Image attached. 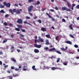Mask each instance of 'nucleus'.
<instances>
[{
    "instance_id": "obj_44",
    "label": "nucleus",
    "mask_w": 79,
    "mask_h": 79,
    "mask_svg": "<svg viewBox=\"0 0 79 79\" xmlns=\"http://www.w3.org/2000/svg\"><path fill=\"white\" fill-rule=\"evenodd\" d=\"M60 58H58L57 60V63H58V62H59L60 61Z\"/></svg>"
},
{
    "instance_id": "obj_52",
    "label": "nucleus",
    "mask_w": 79,
    "mask_h": 79,
    "mask_svg": "<svg viewBox=\"0 0 79 79\" xmlns=\"http://www.w3.org/2000/svg\"><path fill=\"white\" fill-rule=\"evenodd\" d=\"M23 68V69H25V68L27 69V67L25 66H24Z\"/></svg>"
},
{
    "instance_id": "obj_12",
    "label": "nucleus",
    "mask_w": 79,
    "mask_h": 79,
    "mask_svg": "<svg viewBox=\"0 0 79 79\" xmlns=\"http://www.w3.org/2000/svg\"><path fill=\"white\" fill-rule=\"evenodd\" d=\"M67 3V4L68 7H69V8H71V4H70V3H69V2H68Z\"/></svg>"
},
{
    "instance_id": "obj_59",
    "label": "nucleus",
    "mask_w": 79,
    "mask_h": 79,
    "mask_svg": "<svg viewBox=\"0 0 79 79\" xmlns=\"http://www.w3.org/2000/svg\"><path fill=\"white\" fill-rule=\"evenodd\" d=\"M11 38H13V37H14V35H11Z\"/></svg>"
},
{
    "instance_id": "obj_53",
    "label": "nucleus",
    "mask_w": 79,
    "mask_h": 79,
    "mask_svg": "<svg viewBox=\"0 0 79 79\" xmlns=\"http://www.w3.org/2000/svg\"><path fill=\"white\" fill-rule=\"evenodd\" d=\"M62 21L63 22H64V23H65L66 22V20L64 19H62Z\"/></svg>"
},
{
    "instance_id": "obj_20",
    "label": "nucleus",
    "mask_w": 79,
    "mask_h": 79,
    "mask_svg": "<svg viewBox=\"0 0 79 79\" xmlns=\"http://www.w3.org/2000/svg\"><path fill=\"white\" fill-rule=\"evenodd\" d=\"M63 64L65 66H66L67 65V64H68V62H63Z\"/></svg>"
},
{
    "instance_id": "obj_63",
    "label": "nucleus",
    "mask_w": 79,
    "mask_h": 79,
    "mask_svg": "<svg viewBox=\"0 0 79 79\" xmlns=\"http://www.w3.org/2000/svg\"><path fill=\"white\" fill-rule=\"evenodd\" d=\"M17 51L18 52H20V50L19 49H17Z\"/></svg>"
},
{
    "instance_id": "obj_41",
    "label": "nucleus",
    "mask_w": 79,
    "mask_h": 79,
    "mask_svg": "<svg viewBox=\"0 0 79 79\" xmlns=\"http://www.w3.org/2000/svg\"><path fill=\"white\" fill-rule=\"evenodd\" d=\"M44 49L45 50H48V48L47 47H44Z\"/></svg>"
},
{
    "instance_id": "obj_51",
    "label": "nucleus",
    "mask_w": 79,
    "mask_h": 79,
    "mask_svg": "<svg viewBox=\"0 0 79 79\" xmlns=\"http://www.w3.org/2000/svg\"><path fill=\"white\" fill-rule=\"evenodd\" d=\"M76 8L77 9H79V5H77L76 6Z\"/></svg>"
},
{
    "instance_id": "obj_4",
    "label": "nucleus",
    "mask_w": 79,
    "mask_h": 79,
    "mask_svg": "<svg viewBox=\"0 0 79 79\" xmlns=\"http://www.w3.org/2000/svg\"><path fill=\"white\" fill-rule=\"evenodd\" d=\"M17 23L19 24H23V20L21 19H18Z\"/></svg>"
},
{
    "instance_id": "obj_17",
    "label": "nucleus",
    "mask_w": 79,
    "mask_h": 79,
    "mask_svg": "<svg viewBox=\"0 0 79 79\" xmlns=\"http://www.w3.org/2000/svg\"><path fill=\"white\" fill-rule=\"evenodd\" d=\"M46 43L45 44L46 45H49V42H48V40H46L45 41Z\"/></svg>"
},
{
    "instance_id": "obj_37",
    "label": "nucleus",
    "mask_w": 79,
    "mask_h": 79,
    "mask_svg": "<svg viewBox=\"0 0 79 79\" xmlns=\"http://www.w3.org/2000/svg\"><path fill=\"white\" fill-rule=\"evenodd\" d=\"M51 69H52V70H55V69H56V68H55V67H53L51 68Z\"/></svg>"
},
{
    "instance_id": "obj_33",
    "label": "nucleus",
    "mask_w": 79,
    "mask_h": 79,
    "mask_svg": "<svg viewBox=\"0 0 79 79\" xmlns=\"http://www.w3.org/2000/svg\"><path fill=\"white\" fill-rule=\"evenodd\" d=\"M3 24L5 26H8V25L7 24V23L5 22H4V23H3Z\"/></svg>"
},
{
    "instance_id": "obj_9",
    "label": "nucleus",
    "mask_w": 79,
    "mask_h": 79,
    "mask_svg": "<svg viewBox=\"0 0 79 79\" xmlns=\"http://www.w3.org/2000/svg\"><path fill=\"white\" fill-rule=\"evenodd\" d=\"M16 13L17 14H20L21 13V11H20V10L17 9L16 10Z\"/></svg>"
},
{
    "instance_id": "obj_64",
    "label": "nucleus",
    "mask_w": 79,
    "mask_h": 79,
    "mask_svg": "<svg viewBox=\"0 0 79 79\" xmlns=\"http://www.w3.org/2000/svg\"><path fill=\"white\" fill-rule=\"evenodd\" d=\"M0 55H3V52H0Z\"/></svg>"
},
{
    "instance_id": "obj_56",
    "label": "nucleus",
    "mask_w": 79,
    "mask_h": 79,
    "mask_svg": "<svg viewBox=\"0 0 79 79\" xmlns=\"http://www.w3.org/2000/svg\"><path fill=\"white\" fill-rule=\"evenodd\" d=\"M76 6V4H73L72 5V7H74V6Z\"/></svg>"
},
{
    "instance_id": "obj_3",
    "label": "nucleus",
    "mask_w": 79,
    "mask_h": 79,
    "mask_svg": "<svg viewBox=\"0 0 79 79\" xmlns=\"http://www.w3.org/2000/svg\"><path fill=\"white\" fill-rule=\"evenodd\" d=\"M3 5L5 6H7V7H8V8L10 7V6L11 5L10 4V3H6V2H4Z\"/></svg>"
},
{
    "instance_id": "obj_7",
    "label": "nucleus",
    "mask_w": 79,
    "mask_h": 79,
    "mask_svg": "<svg viewBox=\"0 0 79 79\" xmlns=\"http://www.w3.org/2000/svg\"><path fill=\"white\" fill-rule=\"evenodd\" d=\"M56 49L55 48H51L49 49V52H52V51H53L54 50H55Z\"/></svg>"
},
{
    "instance_id": "obj_1",
    "label": "nucleus",
    "mask_w": 79,
    "mask_h": 79,
    "mask_svg": "<svg viewBox=\"0 0 79 79\" xmlns=\"http://www.w3.org/2000/svg\"><path fill=\"white\" fill-rule=\"evenodd\" d=\"M33 6H30L28 7V10L29 13L30 14L31 16H32V14L31 13V12H32V10L33 9Z\"/></svg>"
},
{
    "instance_id": "obj_16",
    "label": "nucleus",
    "mask_w": 79,
    "mask_h": 79,
    "mask_svg": "<svg viewBox=\"0 0 79 79\" xmlns=\"http://www.w3.org/2000/svg\"><path fill=\"white\" fill-rule=\"evenodd\" d=\"M11 60L14 62H15L16 61V59L15 58H11Z\"/></svg>"
},
{
    "instance_id": "obj_2",
    "label": "nucleus",
    "mask_w": 79,
    "mask_h": 79,
    "mask_svg": "<svg viewBox=\"0 0 79 79\" xmlns=\"http://www.w3.org/2000/svg\"><path fill=\"white\" fill-rule=\"evenodd\" d=\"M9 11L10 12L12 15H13L14 14V13H13V12H14V13H16V9H13L12 10H11V9H10Z\"/></svg>"
},
{
    "instance_id": "obj_48",
    "label": "nucleus",
    "mask_w": 79,
    "mask_h": 79,
    "mask_svg": "<svg viewBox=\"0 0 79 79\" xmlns=\"http://www.w3.org/2000/svg\"><path fill=\"white\" fill-rule=\"evenodd\" d=\"M74 47H75V48H78V45H74Z\"/></svg>"
},
{
    "instance_id": "obj_24",
    "label": "nucleus",
    "mask_w": 79,
    "mask_h": 79,
    "mask_svg": "<svg viewBox=\"0 0 79 79\" xmlns=\"http://www.w3.org/2000/svg\"><path fill=\"white\" fill-rule=\"evenodd\" d=\"M15 30L16 31H20V29H19V28H15Z\"/></svg>"
},
{
    "instance_id": "obj_49",
    "label": "nucleus",
    "mask_w": 79,
    "mask_h": 79,
    "mask_svg": "<svg viewBox=\"0 0 79 79\" xmlns=\"http://www.w3.org/2000/svg\"><path fill=\"white\" fill-rule=\"evenodd\" d=\"M14 48H15V47H14V46H12L10 48V49L11 50H13V49H14Z\"/></svg>"
},
{
    "instance_id": "obj_18",
    "label": "nucleus",
    "mask_w": 79,
    "mask_h": 79,
    "mask_svg": "<svg viewBox=\"0 0 79 79\" xmlns=\"http://www.w3.org/2000/svg\"><path fill=\"white\" fill-rule=\"evenodd\" d=\"M17 26L18 28H21L22 27H23V26L21 25H17Z\"/></svg>"
},
{
    "instance_id": "obj_14",
    "label": "nucleus",
    "mask_w": 79,
    "mask_h": 79,
    "mask_svg": "<svg viewBox=\"0 0 79 79\" xmlns=\"http://www.w3.org/2000/svg\"><path fill=\"white\" fill-rule=\"evenodd\" d=\"M24 37V35L22 34H20V39H22V38L21 37Z\"/></svg>"
},
{
    "instance_id": "obj_25",
    "label": "nucleus",
    "mask_w": 79,
    "mask_h": 79,
    "mask_svg": "<svg viewBox=\"0 0 79 79\" xmlns=\"http://www.w3.org/2000/svg\"><path fill=\"white\" fill-rule=\"evenodd\" d=\"M5 13V12L3 10H1V11H0V13Z\"/></svg>"
},
{
    "instance_id": "obj_34",
    "label": "nucleus",
    "mask_w": 79,
    "mask_h": 79,
    "mask_svg": "<svg viewBox=\"0 0 79 79\" xmlns=\"http://www.w3.org/2000/svg\"><path fill=\"white\" fill-rule=\"evenodd\" d=\"M46 15H48V17H49V18H51V16L48 13H46Z\"/></svg>"
},
{
    "instance_id": "obj_15",
    "label": "nucleus",
    "mask_w": 79,
    "mask_h": 79,
    "mask_svg": "<svg viewBox=\"0 0 79 79\" xmlns=\"http://www.w3.org/2000/svg\"><path fill=\"white\" fill-rule=\"evenodd\" d=\"M7 41H8V39H5V40H3L2 43L3 44H5V42H7Z\"/></svg>"
},
{
    "instance_id": "obj_36",
    "label": "nucleus",
    "mask_w": 79,
    "mask_h": 79,
    "mask_svg": "<svg viewBox=\"0 0 79 79\" xmlns=\"http://www.w3.org/2000/svg\"><path fill=\"white\" fill-rule=\"evenodd\" d=\"M40 2L39 1H37V2L36 3V4L37 5H39V4H40Z\"/></svg>"
},
{
    "instance_id": "obj_46",
    "label": "nucleus",
    "mask_w": 79,
    "mask_h": 79,
    "mask_svg": "<svg viewBox=\"0 0 79 79\" xmlns=\"http://www.w3.org/2000/svg\"><path fill=\"white\" fill-rule=\"evenodd\" d=\"M38 22L39 23H42V21H41V20L40 19L38 20Z\"/></svg>"
},
{
    "instance_id": "obj_54",
    "label": "nucleus",
    "mask_w": 79,
    "mask_h": 79,
    "mask_svg": "<svg viewBox=\"0 0 79 79\" xmlns=\"http://www.w3.org/2000/svg\"><path fill=\"white\" fill-rule=\"evenodd\" d=\"M11 69H15V67L14 66L11 67Z\"/></svg>"
},
{
    "instance_id": "obj_13",
    "label": "nucleus",
    "mask_w": 79,
    "mask_h": 79,
    "mask_svg": "<svg viewBox=\"0 0 79 79\" xmlns=\"http://www.w3.org/2000/svg\"><path fill=\"white\" fill-rule=\"evenodd\" d=\"M66 43L67 44H70V45H72V42L69 41H67Z\"/></svg>"
},
{
    "instance_id": "obj_27",
    "label": "nucleus",
    "mask_w": 79,
    "mask_h": 79,
    "mask_svg": "<svg viewBox=\"0 0 79 79\" xmlns=\"http://www.w3.org/2000/svg\"><path fill=\"white\" fill-rule=\"evenodd\" d=\"M67 9V8L66 7H62V10H66V9Z\"/></svg>"
},
{
    "instance_id": "obj_35",
    "label": "nucleus",
    "mask_w": 79,
    "mask_h": 79,
    "mask_svg": "<svg viewBox=\"0 0 79 79\" xmlns=\"http://www.w3.org/2000/svg\"><path fill=\"white\" fill-rule=\"evenodd\" d=\"M35 43H36L37 42H38V40H37V39H35Z\"/></svg>"
},
{
    "instance_id": "obj_60",
    "label": "nucleus",
    "mask_w": 79,
    "mask_h": 79,
    "mask_svg": "<svg viewBox=\"0 0 79 79\" xmlns=\"http://www.w3.org/2000/svg\"><path fill=\"white\" fill-rule=\"evenodd\" d=\"M27 69H23V71H26V70H27Z\"/></svg>"
},
{
    "instance_id": "obj_22",
    "label": "nucleus",
    "mask_w": 79,
    "mask_h": 79,
    "mask_svg": "<svg viewBox=\"0 0 79 79\" xmlns=\"http://www.w3.org/2000/svg\"><path fill=\"white\" fill-rule=\"evenodd\" d=\"M5 7V6L2 5L0 4V8H3Z\"/></svg>"
},
{
    "instance_id": "obj_42",
    "label": "nucleus",
    "mask_w": 79,
    "mask_h": 79,
    "mask_svg": "<svg viewBox=\"0 0 79 79\" xmlns=\"http://www.w3.org/2000/svg\"><path fill=\"white\" fill-rule=\"evenodd\" d=\"M8 16H9V15H8V14L6 15H5V18H8Z\"/></svg>"
},
{
    "instance_id": "obj_10",
    "label": "nucleus",
    "mask_w": 79,
    "mask_h": 79,
    "mask_svg": "<svg viewBox=\"0 0 79 79\" xmlns=\"http://www.w3.org/2000/svg\"><path fill=\"white\" fill-rule=\"evenodd\" d=\"M35 53H39V50L38 49H35L34 50Z\"/></svg>"
},
{
    "instance_id": "obj_40",
    "label": "nucleus",
    "mask_w": 79,
    "mask_h": 79,
    "mask_svg": "<svg viewBox=\"0 0 79 79\" xmlns=\"http://www.w3.org/2000/svg\"><path fill=\"white\" fill-rule=\"evenodd\" d=\"M50 18H52V21H55V19H53V17H52V16H51V17Z\"/></svg>"
},
{
    "instance_id": "obj_45",
    "label": "nucleus",
    "mask_w": 79,
    "mask_h": 79,
    "mask_svg": "<svg viewBox=\"0 0 79 79\" xmlns=\"http://www.w3.org/2000/svg\"><path fill=\"white\" fill-rule=\"evenodd\" d=\"M15 71H19V69L16 68L15 69Z\"/></svg>"
},
{
    "instance_id": "obj_6",
    "label": "nucleus",
    "mask_w": 79,
    "mask_h": 79,
    "mask_svg": "<svg viewBox=\"0 0 79 79\" xmlns=\"http://www.w3.org/2000/svg\"><path fill=\"white\" fill-rule=\"evenodd\" d=\"M61 36H62L61 35H59L56 36L55 37L56 40H58V39L59 38V37H61Z\"/></svg>"
},
{
    "instance_id": "obj_8",
    "label": "nucleus",
    "mask_w": 79,
    "mask_h": 79,
    "mask_svg": "<svg viewBox=\"0 0 79 79\" xmlns=\"http://www.w3.org/2000/svg\"><path fill=\"white\" fill-rule=\"evenodd\" d=\"M41 30L42 31L44 32L46 30V28L44 27H41Z\"/></svg>"
},
{
    "instance_id": "obj_30",
    "label": "nucleus",
    "mask_w": 79,
    "mask_h": 79,
    "mask_svg": "<svg viewBox=\"0 0 79 79\" xmlns=\"http://www.w3.org/2000/svg\"><path fill=\"white\" fill-rule=\"evenodd\" d=\"M28 2L29 3H31V2H34V0H28Z\"/></svg>"
},
{
    "instance_id": "obj_21",
    "label": "nucleus",
    "mask_w": 79,
    "mask_h": 79,
    "mask_svg": "<svg viewBox=\"0 0 79 79\" xmlns=\"http://www.w3.org/2000/svg\"><path fill=\"white\" fill-rule=\"evenodd\" d=\"M35 65H33L32 67V69L33 70H36L37 69L36 68H35Z\"/></svg>"
},
{
    "instance_id": "obj_43",
    "label": "nucleus",
    "mask_w": 79,
    "mask_h": 79,
    "mask_svg": "<svg viewBox=\"0 0 79 79\" xmlns=\"http://www.w3.org/2000/svg\"><path fill=\"white\" fill-rule=\"evenodd\" d=\"M21 30L22 32H26V30H25V29H22Z\"/></svg>"
},
{
    "instance_id": "obj_55",
    "label": "nucleus",
    "mask_w": 79,
    "mask_h": 79,
    "mask_svg": "<svg viewBox=\"0 0 79 79\" xmlns=\"http://www.w3.org/2000/svg\"><path fill=\"white\" fill-rule=\"evenodd\" d=\"M55 9L56 10H58V8L57 7H55Z\"/></svg>"
},
{
    "instance_id": "obj_11",
    "label": "nucleus",
    "mask_w": 79,
    "mask_h": 79,
    "mask_svg": "<svg viewBox=\"0 0 79 79\" xmlns=\"http://www.w3.org/2000/svg\"><path fill=\"white\" fill-rule=\"evenodd\" d=\"M19 75L18 74H13V77H17V76H18Z\"/></svg>"
},
{
    "instance_id": "obj_19",
    "label": "nucleus",
    "mask_w": 79,
    "mask_h": 79,
    "mask_svg": "<svg viewBox=\"0 0 79 79\" xmlns=\"http://www.w3.org/2000/svg\"><path fill=\"white\" fill-rule=\"evenodd\" d=\"M54 52H56V53H58L59 54H61V53L60 52V51H59L55 50Z\"/></svg>"
},
{
    "instance_id": "obj_38",
    "label": "nucleus",
    "mask_w": 79,
    "mask_h": 79,
    "mask_svg": "<svg viewBox=\"0 0 79 79\" xmlns=\"http://www.w3.org/2000/svg\"><path fill=\"white\" fill-rule=\"evenodd\" d=\"M38 46V45H37V44H34V46L35 47H36V48H37Z\"/></svg>"
},
{
    "instance_id": "obj_28",
    "label": "nucleus",
    "mask_w": 79,
    "mask_h": 79,
    "mask_svg": "<svg viewBox=\"0 0 79 79\" xmlns=\"http://www.w3.org/2000/svg\"><path fill=\"white\" fill-rule=\"evenodd\" d=\"M73 25V24H72V25H70L69 26V27L70 28V29H73V27H72V25Z\"/></svg>"
},
{
    "instance_id": "obj_62",
    "label": "nucleus",
    "mask_w": 79,
    "mask_h": 79,
    "mask_svg": "<svg viewBox=\"0 0 79 79\" xmlns=\"http://www.w3.org/2000/svg\"><path fill=\"white\" fill-rule=\"evenodd\" d=\"M15 6H18V5L17 4H15Z\"/></svg>"
},
{
    "instance_id": "obj_5",
    "label": "nucleus",
    "mask_w": 79,
    "mask_h": 79,
    "mask_svg": "<svg viewBox=\"0 0 79 79\" xmlns=\"http://www.w3.org/2000/svg\"><path fill=\"white\" fill-rule=\"evenodd\" d=\"M44 42V40L42 38H41V37H39V39L38 40V42Z\"/></svg>"
},
{
    "instance_id": "obj_58",
    "label": "nucleus",
    "mask_w": 79,
    "mask_h": 79,
    "mask_svg": "<svg viewBox=\"0 0 79 79\" xmlns=\"http://www.w3.org/2000/svg\"><path fill=\"white\" fill-rule=\"evenodd\" d=\"M50 11H52V12H54V10L53 9L50 10Z\"/></svg>"
},
{
    "instance_id": "obj_57",
    "label": "nucleus",
    "mask_w": 79,
    "mask_h": 79,
    "mask_svg": "<svg viewBox=\"0 0 79 79\" xmlns=\"http://www.w3.org/2000/svg\"><path fill=\"white\" fill-rule=\"evenodd\" d=\"M8 65H6L4 66V68H8Z\"/></svg>"
},
{
    "instance_id": "obj_50",
    "label": "nucleus",
    "mask_w": 79,
    "mask_h": 79,
    "mask_svg": "<svg viewBox=\"0 0 79 79\" xmlns=\"http://www.w3.org/2000/svg\"><path fill=\"white\" fill-rule=\"evenodd\" d=\"M31 18H30V17L27 16L26 17V19H30Z\"/></svg>"
},
{
    "instance_id": "obj_47",
    "label": "nucleus",
    "mask_w": 79,
    "mask_h": 79,
    "mask_svg": "<svg viewBox=\"0 0 79 79\" xmlns=\"http://www.w3.org/2000/svg\"><path fill=\"white\" fill-rule=\"evenodd\" d=\"M69 35L70 37H72V38H74V36H73V35L71 34H70Z\"/></svg>"
},
{
    "instance_id": "obj_23",
    "label": "nucleus",
    "mask_w": 79,
    "mask_h": 79,
    "mask_svg": "<svg viewBox=\"0 0 79 79\" xmlns=\"http://www.w3.org/2000/svg\"><path fill=\"white\" fill-rule=\"evenodd\" d=\"M46 37H47V38H50V35H46Z\"/></svg>"
},
{
    "instance_id": "obj_61",
    "label": "nucleus",
    "mask_w": 79,
    "mask_h": 79,
    "mask_svg": "<svg viewBox=\"0 0 79 79\" xmlns=\"http://www.w3.org/2000/svg\"><path fill=\"white\" fill-rule=\"evenodd\" d=\"M7 73H9V74H10V71H9V70H7Z\"/></svg>"
},
{
    "instance_id": "obj_39",
    "label": "nucleus",
    "mask_w": 79,
    "mask_h": 79,
    "mask_svg": "<svg viewBox=\"0 0 79 79\" xmlns=\"http://www.w3.org/2000/svg\"><path fill=\"white\" fill-rule=\"evenodd\" d=\"M9 26H10V27H13V25L12 23H10Z\"/></svg>"
},
{
    "instance_id": "obj_32",
    "label": "nucleus",
    "mask_w": 79,
    "mask_h": 79,
    "mask_svg": "<svg viewBox=\"0 0 79 79\" xmlns=\"http://www.w3.org/2000/svg\"><path fill=\"white\" fill-rule=\"evenodd\" d=\"M41 47H42V45H38V46L37 47V48H41Z\"/></svg>"
},
{
    "instance_id": "obj_26",
    "label": "nucleus",
    "mask_w": 79,
    "mask_h": 79,
    "mask_svg": "<svg viewBox=\"0 0 79 79\" xmlns=\"http://www.w3.org/2000/svg\"><path fill=\"white\" fill-rule=\"evenodd\" d=\"M8 79H13V77H12V76H8L7 77Z\"/></svg>"
},
{
    "instance_id": "obj_29",
    "label": "nucleus",
    "mask_w": 79,
    "mask_h": 79,
    "mask_svg": "<svg viewBox=\"0 0 79 79\" xmlns=\"http://www.w3.org/2000/svg\"><path fill=\"white\" fill-rule=\"evenodd\" d=\"M60 50H62V51H66V49H64V48H60Z\"/></svg>"
},
{
    "instance_id": "obj_31",
    "label": "nucleus",
    "mask_w": 79,
    "mask_h": 79,
    "mask_svg": "<svg viewBox=\"0 0 79 79\" xmlns=\"http://www.w3.org/2000/svg\"><path fill=\"white\" fill-rule=\"evenodd\" d=\"M66 10L67 11H71V10H70L69 9H68L67 8Z\"/></svg>"
}]
</instances>
